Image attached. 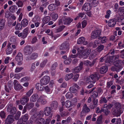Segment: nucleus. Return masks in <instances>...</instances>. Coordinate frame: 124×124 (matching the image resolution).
I'll use <instances>...</instances> for the list:
<instances>
[{
    "label": "nucleus",
    "mask_w": 124,
    "mask_h": 124,
    "mask_svg": "<svg viewBox=\"0 0 124 124\" xmlns=\"http://www.w3.org/2000/svg\"><path fill=\"white\" fill-rule=\"evenodd\" d=\"M91 51V50L89 49H83L78 54V57L80 58H82L84 59H86L88 57Z\"/></svg>",
    "instance_id": "nucleus-1"
},
{
    "label": "nucleus",
    "mask_w": 124,
    "mask_h": 124,
    "mask_svg": "<svg viewBox=\"0 0 124 124\" xmlns=\"http://www.w3.org/2000/svg\"><path fill=\"white\" fill-rule=\"evenodd\" d=\"M99 79L98 74L96 73L92 74L89 77H87L86 78V82L87 83L91 82L94 84L96 80H98Z\"/></svg>",
    "instance_id": "nucleus-2"
},
{
    "label": "nucleus",
    "mask_w": 124,
    "mask_h": 124,
    "mask_svg": "<svg viewBox=\"0 0 124 124\" xmlns=\"http://www.w3.org/2000/svg\"><path fill=\"white\" fill-rule=\"evenodd\" d=\"M101 31L99 29L95 30L91 33V37L92 38L95 39L99 37L101 35Z\"/></svg>",
    "instance_id": "nucleus-3"
},
{
    "label": "nucleus",
    "mask_w": 124,
    "mask_h": 124,
    "mask_svg": "<svg viewBox=\"0 0 124 124\" xmlns=\"http://www.w3.org/2000/svg\"><path fill=\"white\" fill-rule=\"evenodd\" d=\"M50 80V78L48 76H45L43 77L40 80L41 84L43 85H47Z\"/></svg>",
    "instance_id": "nucleus-4"
},
{
    "label": "nucleus",
    "mask_w": 124,
    "mask_h": 124,
    "mask_svg": "<svg viewBox=\"0 0 124 124\" xmlns=\"http://www.w3.org/2000/svg\"><path fill=\"white\" fill-rule=\"evenodd\" d=\"M15 58L19 65H20L22 64L21 62L23 60V56L21 53H18L16 56Z\"/></svg>",
    "instance_id": "nucleus-5"
},
{
    "label": "nucleus",
    "mask_w": 124,
    "mask_h": 124,
    "mask_svg": "<svg viewBox=\"0 0 124 124\" xmlns=\"http://www.w3.org/2000/svg\"><path fill=\"white\" fill-rule=\"evenodd\" d=\"M28 28L26 27L23 30L22 32L18 34V37H21L23 39L25 38L28 34Z\"/></svg>",
    "instance_id": "nucleus-6"
},
{
    "label": "nucleus",
    "mask_w": 124,
    "mask_h": 124,
    "mask_svg": "<svg viewBox=\"0 0 124 124\" xmlns=\"http://www.w3.org/2000/svg\"><path fill=\"white\" fill-rule=\"evenodd\" d=\"M13 83L14 85V88L16 91H18L22 88V87L19 83L17 80H14Z\"/></svg>",
    "instance_id": "nucleus-7"
},
{
    "label": "nucleus",
    "mask_w": 124,
    "mask_h": 124,
    "mask_svg": "<svg viewBox=\"0 0 124 124\" xmlns=\"http://www.w3.org/2000/svg\"><path fill=\"white\" fill-rule=\"evenodd\" d=\"M43 111L44 114L46 116H48L50 115V117H52V115L51 114V109L50 107H46L44 108Z\"/></svg>",
    "instance_id": "nucleus-8"
},
{
    "label": "nucleus",
    "mask_w": 124,
    "mask_h": 124,
    "mask_svg": "<svg viewBox=\"0 0 124 124\" xmlns=\"http://www.w3.org/2000/svg\"><path fill=\"white\" fill-rule=\"evenodd\" d=\"M119 55H117L115 56H111L109 57H108L106 60V62H113L114 61L118 59Z\"/></svg>",
    "instance_id": "nucleus-9"
},
{
    "label": "nucleus",
    "mask_w": 124,
    "mask_h": 124,
    "mask_svg": "<svg viewBox=\"0 0 124 124\" xmlns=\"http://www.w3.org/2000/svg\"><path fill=\"white\" fill-rule=\"evenodd\" d=\"M62 19L64 22V24L65 25L70 24L73 20V19L72 18L67 17L65 16H63L62 17Z\"/></svg>",
    "instance_id": "nucleus-10"
},
{
    "label": "nucleus",
    "mask_w": 124,
    "mask_h": 124,
    "mask_svg": "<svg viewBox=\"0 0 124 124\" xmlns=\"http://www.w3.org/2000/svg\"><path fill=\"white\" fill-rule=\"evenodd\" d=\"M50 17L48 16H47L44 17L42 19V27H43L45 24L48 23L50 20Z\"/></svg>",
    "instance_id": "nucleus-11"
},
{
    "label": "nucleus",
    "mask_w": 124,
    "mask_h": 124,
    "mask_svg": "<svg viewBox=\"0 0 124 124\" xmlns=\"http://www.w3.org/2000/svg\"><path fill=\"white\" fill-rule=\"evenodd\" d=\"M24 51L26 54L28 55L31 53L32 51V49L30 46H27L25 47Z\"/></svg>",
    "instance_id": "nucleus-12"
},
{
    "label": "nucleus",
    "mask_w": 124,
    "mask_h": 124,
    "mask_svg": "<svg viewBox=\"0 0 124 124\" xmlns=\"http://www.w3.org/2000/svg\"><path fill=\"white\" fill-rule=\"evenodd\" d=\"M102 112H103L106 115H107L108 114L109 111L107 109H105L103 107L102 108H101V110L100 109L99 107H97L96 110V112L97 113H101Z\"/></svg>",
    "instance_id": "nucleus-13"
},
{
    "label": "nucleus",
    "mask_w": 124,
    "mask_h": 124,
    "mask_svg": "<svg viewBox=\"0 0 124 124\" xmlns=\"http://www.w3.org/2000/svg\"><path fill=\"white\" fill-rule=\"evenodd\" d=\"M77 43L78 44H82L84 45H85L87 44V42L85 40V39L83 37L79 38L78 39Z\"/></svg>",
    "instance_id": "nucleus-14"
},
{
    "label": "nucleus",
    "mask_w": 124,
    "mask_h": 124,
    "mask_svg": "<svg viewBox=\"0 0 124 124\" xmlns=\"http://www.w3.org/2000/svg\"><path fill=\"white\" fill-rule=\"evenodd\" d=\"M14 117L13 116L9 115L8 116L5 121L6 124H10L12 123L14 121Z\"/></svg>",
    "instance_id": "nucleus-15"
},
{
    "label": "nucleus",
    "mask_w": 124,
    "mask_h": 124,
    "mask_svg": "<svg viewBox=\"0 0 124 124\" xmlns=\"http://www.w3.org/2000/svg\"><path fill=\"white\" fill-rule=\"evenodd\" d=\"M44 97V96H40L38 99L42 105H44L47 103V101Z\"/></svg>",
    "instance_id": "nucleus-16"
},
{
    "label": "nucleus",
    "mask_w": 124,
    "mask_h": 124,
    "mask_svg": "<svg viewBox=\"0 0 124 124\" xmlns=\"http://www.w3.org/2000/svg\"><path fill=\"white\" fill-rule=\"evenodd\" d=\"M62 105L63 106L65 105L66 108H68L72 106V104L71 102L69 100L66 101L65 103L64 101L62 102Z\"/></svg>",
    "instance_id": "nucleus-17"
},
{
    "label": "nucleus",
    "mask_w": 124,
    "mask_h": 124,
    "mask_svg": "<svg viewBox=\"0 0 124 124\" xmlns=\"http://www.w3.org/2000/svg\"><path fill=\"white\" fill-rule=\"evenodd\" d=\"M91 5L90 3H85L83 7V9L85 11H89L91 8Z\"/></svg>",
    "instance_id": "nucleus-18"
},
{
    "label": "nucleus",
    "mask_w": 124,
    "mask_h": 124,
    "mask_svg": "<svg viewBox=\"0 0 124 124\" xmlns=\"http://www.w3.org/2000/svg\"><path fill=\"white\" fill-rule=\"evenodd\" d=\"M39 98L38 95L36 93L33 94L30 97V101L33 102H35Z\"/></svg>",
    "instance_id": "nucleus-19"
},
{
    "label": "nucleus",
    "mask_w": 124,
    "mask_h": 124,
    "mask_svg": "<svg viewBox=\"0 0 124 124\" xmlns=\"http://www.w3.org/2000/svg\"><path fill=\"white\" fill-rule=\"evenodd\" d=\"M116 21L115 19H110L108 21V25L110 27H113L116 25Z\"/></svg>",
    "instance_id": "nucleus-20"
},
{
    "label": "nucleus",
    "mask_w": 124,
    "mask_h": 124,
    "mask_svg": "<svg viewBox=\"0 0 124 124\" xmlns=\"http://www.w3.org/2000/svg\"><path fill=\"white\" fill-rule=\"evenodd\" d=\"M123 62L122 60H118L115 61L113 62V65L121 69V65L122 63Z\"/></svg>",
    "instance_id": "nucleus-21"
},
{
    "label": "nucleus",
    "mask_w": 124,
    "mask_h": 124,
    "mask_svg": "<svg viewBox=\"0 0 124 124\" xmlns=\"http://www.w3.org/2000/svg\"><path fill=\"white\" fill-rule=\"evenodd\" d=\"M90 111V109L88 107L86 104L84 105L83 109L81 112V114L84 113H87Z\"/></svg>",
    "instance_id": "nucleus-22"
},
{
    "label": "nucleus",
    "mask_w": 124,
    "mask_h": 124,
    "mask_svg": "<svg viewBox=\"0 0 124 124\" xmlns=\"http://www.w3.org/2000/svg\"><path fill=\"white\" fill-rule=\"evenodd\" d=\"M29 100V98L27 96H24L22 99L20 100L21 103L23 105H24L25 103L28 102Z\"/></svg>",
    "instance_id": "nucleus-23"
},
{
    "label": "nucleus",
    "mask_w": 124,
    "mask_h": 124,
    "mask_svg": "<svg viewBox=\"0 0 124 124\" xmlns=\"http://www.w3.org/2000/svg\"><path fill=\"white\" fill-rule=\"evenodd\" d=\"M108 69L107 66H103L100 68V72L101 74H104L107 71Z\"/></svg>",
    "instance_id": "nucleus-24"
},
{
    "label": "nucleus",
    "mask_w": 124,
    "mask_h": 124,
    "mask_svg": "<svg viewBox=\"0 0 124 124\" xmlns=\"http://www.w3.org/2000/svg\"><path fill=\"white\" fill-rule=\"evenodd\" d=\"M51 108L54 109H56L58 107V103L56 101H53L51 105Z\"/></svg>",
    "instance_id": "nucleus-25"
},
{
    "label": "nucleus",
    "mask_w": 124,
    "mask_h": 124,
    "mask_svg": "<svg viewBox=\"0 0 124 124\" xmlns=\"http://www.w3.org/2000/svg\"><path fill=\"white\" fill-rule=\"evenodd\" d=\"M45 122V119L42 118H39L36 121L37 124H43Z\"/></svg>",
    "instance_id": "nucleus-26"
},
{
    "label": "nucleus",
    "mask_w": 124,
    "mask_h": 124,
    "mask_svg": "<svg viewBox=\"0 0 124 124\" xmlns=\"http://www.w3.org/2000/svg\"><path fill=\"white\" fill-rule=\"evenodd\" d=\"M39 83H37L36 85V88L39 91H42L44 90L43 86Z\"/></svg>",
    "instance_id": "nucleus-27"
},
{
    "label": "nucleus",
    "mask_w": 124,
    "mask_h": 124,
    "mask_svg": "<svg viewBox=\"0 0 124 124\" xmlns=\"http://www.w3.org/2000/svg\"><path fill=\"white\" fill-rule=\"evenodd\" d=\"M17 9V6L15 5L11 6L9 8V11L12 13L14 12Z\"/></svg>",
    "instance_id": "nucleus-28"
},
{
    "label": "nucleus",
    "mask_w": 124,
    "mask_h": 124,
    "mask_svg": "<svg viewBox=\"0 0 124 124\" xmlns=\"http://www.w3.org/2000/svg\"><path fill=\"white\" fill-rule=\"evenodd\" d=\"M34 105V103L32 102H30L27 103L25 105V106L28 109H30L33 107Z\"/></svg>",
    "instance_id": "nucleus-29"
},
{
    "label": "nucleus",
    "mask_w": 124,
    "mask_h": 124,
    "mask_svg": "<svg viewBox=\"0 0 124 124\" xmlns=\"http://www.w3.org/2000/svg\"><path fill=\"white\" fill-rule=\"evenodd\" d=\"M38 54L37 53H33L31 55L29 60H35L38 57Z\"/></svg>",
    "instance_id": "nucleus-30"
},
{
    "label": "nucleus",
    "mask_w": 124,
    "mask_h": 124,
    "mask_svg": "<svg viewBox=\"0 0 124 124\" xmlns=\"http://www.w3.org/2000/svg\"><path fill=\"white\" fill-rule=\"evenodd\" d=\"M68 45L65 43H63L60 46V49L61 50L66 49L68 48Z\"/></svg>",
    "instance_id": "nucleus-31"
},
{
    "label": "nucleus",
    "mask_w": 124,
    "mask_h": 124,
    "mask_svg": "<svg viewBox=\"0 0 124 124\" xmlns=\"http://www.w3.org/2000/svg\"><path fill=\"white\" fill-rule=\"evenodd\" d=\"M28 22L26 19H23L21 22V24L22 26L25 27L27 26L28 24Z\"/></svg>",
    "instance_id": "nucleus-32"
},
{
    "label": "nucleus",
    "mask_w": 124,
    "mask_h": 124,
    "mask_svg": "<svg viewBox=\"0 0 124 124\" xmlns=\"http://www.w3.org/2000/svg\"><path fill=\"white\" fill-rule=\"evenodd\" d=\"M69 90L71 92L73 93H75V95L77 96V92L78 91L73 86L70 87L69 88Z\"/></svg>",
    "instance_id": "nucleus-33"
},
{
    "label": "nucleus",
    "mask_w": 124,
    "mask_h": 124,
    "mask_svg": "<svg viewBox=\"0 0 124 124\" xmlns=\"http://www.w3.org/2000/svg\"><path fill=\"white\" fill-rule=\"evenodd\" d=\"M85 64L86 65L92 66L94 64V62H91L88 60H86L84 61V62Z\"/></svg>",
    "instance_id": "nucleus-34"
},
{
    "label": "nucleus",
    "mask_w": 124,
    "mask_h": 124,
    "mask_svg": "<svg viewBox=\"0 0 124 124\" xmlns=\"http://www.w3.org/2000/svg\"><path fill=\"white\" fill-rule=\"evenodd\" d=\"M98 100L97 99H94L93 100V102L94 104V106H91V109H93L97 106V103L98 102Z\"/></svg>",
    "instance_id": "nucleus-35"
},
{
    "label": "nucleus",
    "mask_w": 124,
    "mask_h": 124,
    "mask_svg": "<svg viewBox=\"0 0 124 124\" xmlns=\"http://www.w3.org/2000/svg\"><path fill=\"white\" fill-rule=\"evenodd\" d=\"M24 76L23 72L15 74V78L17 79H19L21 77Z\"/></svg>",
    "instance_id": "nucleus-36"
},
{
    "label": "nucleus",
    "mask_w": 124,
    "mask_h": 124,
    "mask_svg": "<svg viewBox=\"0 0 124 124\" xmlns=\"http://www.w3.org/2000/svg\"><path fill=\"white\" fill-rule=\"evenodd\" d=\"M73 76L72 73L66 74L65 78V79L66 80H68L72 78Z\"/></svg>",
    "instance_id": "nucleus-37"
},
{
    "label": "nucleus",
    "mask_w": 124,
    "mask_h": 124,
    "mask_svg": "<svg viewBox=\"0 0 124 124\" xmlns=\"http://www.w3.org/2000/svg\"><path fill=\"white\" fill-rule=\"evenodd\" d=\"M89 1L92 2L93 6L95 7L98 3L99 0H88Z\"/></svg>",
    "instance_id": "nucleus-38"
},
{
    "label": "nucleus",
    "mask_w": 124,
    "mask_h": 124,
    "mask_svg": "<svg viewBox=\"0 0 124 124\" xmlns=\"http://www.w3.org/2000/svg\"><path fill=\"white\" fill-rule=\"evenodd\" d=\"M28 115L27 114H26L22 117L23 122H26L27 121L28 119Z\"/></svg>",
    "instance_id": "nucleus-39"
},
{
    "label": "nucleus",
    "mask_w": 124,
    "mask_h": 124,
    "mask_svg": "<svg viewBox=\"0 0 124 124\" xmlns=\"http://www.w3.org/2000/svg\"><path fill=\"white\" fill-rule=\"evenodd\" d=\"M56 7L55 5L52 4L49 5L48 8L50 10L53 11L55 9Z\"/></svg>",
    "instance_id": "nucleus-40"
},
{
    "label": "nucleus",
    "mask_w": 124,
    "mask_h": 124,
    "mask_svg": "<svg viewBox=\"0 0 124 124\" xmlns=\"http://www.w3.org/2000/svg\"><path fill=\"white\" fill-rule=\"evenodd\" d=\"M47 60L45 59L40 64V66L41 68H43L44 67L47 62Z\"/></svg>",
    "instance_id": "nucleus-41"
},
{
    "label": "nucleus",
    "mask_w": 124,
    "mask_h": 124,
    "mask_svg": "<svg viewBox=\"0 0 124 124\" xmlns=\"http://www.w3.org/2000/svg\"><path fill=\"white\" fill-rule=\"evenodd\" d=\"M33 89H31L29 91H28L26 93V96H27L29 98V97L32 93L33 92Z\"/></svg>",
    "instance_id": "nucleus-42"
},
{
    "label": "nucleus",
    "mask_w": 124,
    "mask_h": 124,
    "mask_svg": "<svg viewBox=\"0 0 124 124\" xmlns=\"http://www.w3.org/2000/svg\"><path fill=\"white\" fill-rule=\"evenodd\" d=\"M65 26L63 25L60 26L58 29L56 30V32H61L63 30V29L65 27Z\"/></svg>",
    "instance_id": "nucleus-43"
},
{
    "label": "nucleus",
    "mask_w": 124,
    "mask_h": 124,
    "mask_svg": "<svg viewBox=\"0 0 124 124\" xmlns=\"http://www.w3.org/2000/svg\"><path fill=\"white\" fill-rule=\"evenodd\" d=\"M65 96L67 99H70L72 98L73 95L71 93L69 92L66 93Z\"/></svg>",
    "instance_id": "nucleus-44"
},
{
    "label": "nucleus",
    "mask_w": 124,
    "mask_h": 124,
    "mask_svg": "<svg viewBox=\"0 0 124 124\" xmlns=\"http://www.w3.org/2000/svg\"><path fill=\"white\" fill-rule=\"evenodd\" d=\"M102 117L101 116H99L98 117L97 121V124H101L102 123Z\"/></svg>",
    "instance_id": "nucleus-45"
},
{
    "label": "nucleus",
    "mask_w": 124,
    "mask_h": 124,
    "mask_svg": "<svg viewBox=\"0 0 124 124\" xmlns=\"http://www.w3.org/2000/svg\"><path fill=\"white\" fill-rule=\"evenodd\" d=\"M23 69V67H17L16 68L15 70V72L16 73H18L21 72Z\"/></svg>",
    "instance_id": "nucleus-46"
},
{
    "label": "nucleus",
    "mask_w": 124,
    "mask_h": 124,
    "mask_svg": "<svg viewBox=\"0 0 124 124\" xmlns=\"http://www.w3.org/2000/svg\"><path fill=\"white\" fill-rule=\"evenodd\" d=\"M16 4L18 6V7H22L23 6V2L19 0L17 3Z\"/></svg>",
    "instance_id": "nucleus-47"
},
{
    "label": "nucleus",
    "mask_w": 124,
    "mask_h": 124,
    "mask_svg": "<svg viewBox=\"0 0 124 124\" xmlns=\"http://www.w3.org/2000/svg\"><path fill=\"white\" fill-rule=\"evenodd\" d=\"M71 59L68 58L64 61V63L66 65H69L71 63Z\"/></svg>",
    "instance_id": "nucleus-48"
},
{
    "label": "nucleus",
    "mask_w": 124,
    "mask_h": 124,
    "mask_svg": "<svg viewBox=\"0 0 124 124\" xmlns=\"http://www.w3.org/2000/svg\"><path fill=\"white\" fill-rule=\"evenodd\" d=\"M22 26L20 23H17L15 29L16 30H20L22 28Z\"/></svg>",
    "instance_id": "nucleus-49"
},
{
    "label": "nucleus",
    "mask_w": 124,
    "mask_h": 124,
    "mask_svg": "<svg viewBox=\"0 0 124 124\" xmlns=\"http://www.w3.org/2000/svg\"><path fill=\"white\" fill-rule=\"evenodd\" d=\"M112 106L113 105L111 104H109L108 105H107V104H105L104 105L103 107L105 109H107L108 110V109H110L112 107Z\"/></svg>",
    "instance_id": "nucleus-50"
},
{
    "label": "nucleus",
    "mask_w": 124,
    "mask_h": 124,
    "mask_svg": "<svg viewBox=\"0 0 124 124\" xmlns=\"http://www.w3.org/2000/svg\"><path fill=\"white\" fill-rule=\"evenodd\" d=\"M44 90H45V91L47 93H50V89L48 87V86L47 85L44 87Z\"/></svg>",
    "instance_id": "nucleus-51"
},
{
    "label": "nucleus",
    "mask_w": 124,
    "mask_h": 124,
    "mask_svg": "<svg viewBox=\"0 0 124 124\" xmlns=\"http://www.w3.org/2000/svg\"><path fill=\"white\" fill-rule=\"evenodd\" d=\"M16 112V110L15 107L12 108L10 111V113L12 115L15 114Z\"/></svg>",
    "instance_id": "nucleus-52"
},
{
    "label": "nucleus",
    "mask_w": 124,
    "mask_h": 124,
    "mask_svg": "<svg viewBox=\"0 0 124 124\" xmlns=\"http://www.w3.org/2000/svg\"><path fill=\"white\" fill-rule=\"evenodd\" d=\"M12 49L11 47H8L6 51V54H10L12 52Z\"/></svg>",
    "instance_id": "nucleus-53"
},
{
    "label": "nucleus",
    "mask_w": 124,
    "mask_h": 124,
    "mask_svg": "<svg viewBox=\"0 0 124 124\" xmlns=\"http://www.w3.org/2000/svg\"><path fill=\"white\" fill-rule=\"evenodd\" d=\"M92 97L94 99V98L97 97L98 95V93L96 92H94L91 95Z\"/></svg>",
    "instance_id": "nucleus-54"
},
{
    "label": "nucleus",
    "mask_w": 124,
    "mask_h": 124,
    "mask_svg": "<svg viewBox=\"0 0 124 124\" xmlns=\"http://www.w3.org/2000/svg\"><path fill=\"white\" fill-rule=\"evenodd\" d=\"M120 69L118 67L115 66L112 67L111 68V69L113 71H118Z\"/></svg>",
    "instance_id": "nucleus-55"
},
{
    "label": "nucleus",
    "mask_w": 124,
    "mask_h": 124,
    "mask_svg": "<svg viewBox=\"0 0 124 124\" xmlns=\"http://www.w3.org/2000/svg\"><path fill=\"white\" fill-rule=\"evenodd\" d=\"M58 15L56 13L54 14L52 16V20L53 21L56 20L58 18Z\"/></svg>",
    "instance_id": "nucleus-56"
},
{
    "label": "nucleus",
    "mask_w": 124,
    "mask_h": 124,
    "mask_svg": "<svg viewBox=\"0 0 124 124\" xmlns=\"http://www.w3.org/2000/svg\"><path fill=\"white\" fill-rule=\"evenodd\" d=\"M21 114V112L17 111L15 116V118L16 120H18Z\"/></svg>",
    "instance_id": "nucleus-57"
},
{
    "label": "nucleus",
    "mask_w": 124,
    "mask_h": 124,
    "mask_svg": "<svg viewBox=\"0 0 124 124\" xmlns=\"http://www.w3.org/2000/svg\"><path fill=\"white\" fill-rule=\"evenodd\" d=\"M57 65V63L56 62H55L53 64L51 68V69L52 70H55L56 68V67Z\"/></svg>",
    "instance_id": "nucleus-58"
},
{
    "label": "nucleus",
    "mask_w": 124,
    "mask_h": 124,
    "mask_svg": "<svg viewBox=\"0 0 124 124\" xmlns=\"http://www.w3.org/2000/svg\"><path fill=\"white\" fill-rule=\"evenodd\" d=\"M101 42L102 43L106 42L108 40V38L105 36H104L101 38Z\"/></svg>",
    "instance_id": "nucleus-59"
},
{
    "label": "nucleus",
    "mask_w": 124,
    "mask_h": 124,
    "mask_svg": "<svg viewBox=\"0 0 124 124\" xmlns=\"http://www.w3.org/2000/svg\"><path fill=\"white\" fill-rule=\"evenodd\" d=\"M104 46L103 45H101L98 46L97 48L98 52H100L103 49Z\"/></svg>",
    "instance_id": "nucleus-60"
},
{
    "label": "nucleus",
    "mask_w": 124,
    "mask_h": 124,
    "mask_svg": "<svg viewBox=\"0 0 124 124\" xmlns=\"http://www.w3.org/2000/svg\"><path fill=\"white\" fill-rule=\"evenodd\" d=\"M81 70V69L79 68V67L77 66L74 69L73 72L75 73H77L79 72Z\"/></svg>",
    "instance_id": "nucleus-61"
},
{
    "label": "nucleus",
    "mask_w": 124,
    "mask_h": 124,
    "mask_svg": "<svg viewBox=\"0 0 124 124\" xmlns=\"http://www.w3.org/2000/svg\"><path fill=\"white\" fill-rule=\"evenodd\" d=\"M0 116L2 118H4L6 116L5 113L4 111H2L0 112Z\"/></svg>",
    "instance_id": "nucleus-62"
},
{
    "label": "nucleus",
    "mask_w": 124,
    "mask_h": 124,
    "mask_svg": "<svg viewBox=\"0 0 124 124\" xmlns=\"http://www.w3.org/2000/svg\"><path fill=\"white\" fill-rule=\"evenodd\" d=\"M111 12L110 10H108L107 11L106 14L105 16V17L106 18H109L111 13Z\"/></svg>",
    "instance_id": "nucleus-63"
},
{
    "label": "nucleus",
    "mask_w": 124,
    "mask_h": 124,
    "mask_svg": "<svg viewBox=\"0 0 124 124\" xmlns=\"http://www.w3.org/2000/svg\"><path fill=\"white\" fill-rule=\"evenodd\" d=\"M35 63L34 62L31 64L30 70L31 71H33L35 68Z\"/></svg>",
    "instance_id": "nucleus-64"
}]
</instances>
